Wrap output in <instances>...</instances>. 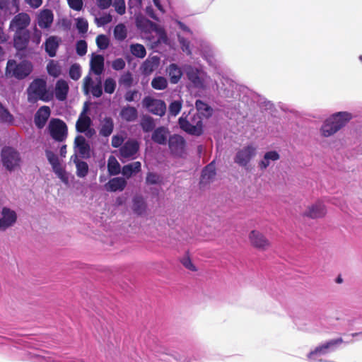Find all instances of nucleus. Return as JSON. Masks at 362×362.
Wrapping results in <instances>:
<instances>
[{"instance_id":"obj_44","label":"nucleus","mask_w":362,"mask_h":362,"mask_svg":"<svg viewBox=\"0 0 362 362\" xmlns=\"http://www.w3.org/2000/svg\"><path fill=\"white\" fill-rule=\"evenodd\" d=\"M187 76L188 79L196 86L201 84V78L199 76L197 69L189 68L187 71Z\"/></svg>"},{"instance_id":"obj_45","label":"nucleus","mask_w":362,"mask_h":362,"mask_svg":"<svg viewBox=\"0 0 362 362\" xmlns=\"http://www.w3.org/2000/svg\"><path fill=\"white\" fill-rule=\"evenodd\" d=\"M45 154L49 163L52 165V170L61 165L58 156L54 152L50 150H46Z\"/></svg>"},{"instance_id":"obj_28","label":"nucleus","mask_w":362,"mask_h":362,"mask_svg":"<svg viewBox=\"0 0 362 362\" xmlns=\"http://www.w3.org/2000/svg\"><path fill=\"white\" fill-rule=\"evenodd\" d=\"M167 72L172 84H177L181 79L183 73L180 67L176 64H170L167 68Z\"/></svg>"},{"instance_id":"obj_60","label":"nucleus","mask_w":362,"mask_h":362,"mask_svg":"<svg viewBox=\"0 0 362 362\" xmlns=\"http://www.w3.org/2000/svg\"><path fill=\"white\" fill-rule=\"evenodd\" d=\"M160 177L158 175L154 173H147L146 182L147 184L155 185L157 184L159 181Z\"/></svg>"},{"instance_id":"obj_21","label":"nucleus","mask_w":362,"mask_h":362,"mask_svg":"<svg viewBox=\"0 0 362 362\" xmlns=\"http://www.w3.org/2000/svg\"><path fill=\"white\" fill-rule=\"evenodd\" d=\"M37 21L40 28L48 29L53 23L54 14L50 9H43L37 15Z\"/></svg>"},{"instance_id":"obj_41","label":"nucleus","mask_w":362,"mask_h":362,"mask_svg":"<svg viewBox=\"0 0 362 362\" xmlns=\"http://www.w3.org/2000/svg\"><path fill=\"white\" fill-rule=\"evenodd\" d=\"M195 107L197 110L203 115L206 117L211 116L212 109L208 104L203 102L202 100H197L195 103Z\"/></svg>"},{"instance_id":"obj_29","label":"nucleus","mask_w":362,"mask_h":362,"mask_svg":"<svg viewBox=\"0 0 362 362\" xmlns=\"http://www.w3.org/2000/svg\"><path fill=\"white\" fill-rule=\"evenodd\" d=\"M90 70L100 76L104 70V57L100 54L94 55L90 59Z\"/></svg>"},{"instance_id":"obj_11","label":"nucleus","mask_w":362,"mask_h":362,"mask_svg":"<svg viewBox=\"0 0 362 362\" xmlns=\"http://www.w3.org/2000/svg\"><path fill=\"white\" fill-rule=\"evenodd\" d=\"M250 245L260 251H265L271 247L272 243L262 233L252 230L250 232Z\"/></svg>"},{"instance_id":"obj_47","label":"nucleus","mask_w":362,"mask_h":362,"mask_svg":"<svg viewBox=\"0 0 362 362\" xmlns=\"http://www.w3.org/2000/svg\"><path fill=\"white\" fill-rule=\"evenodd\" d=\"M116 81L112 78H107L104 81V91L106 93L112 94L116 88Z\"/></svg>"},{"instance_id":"obj_15","label":"nucleus","mask_w":362,"mask_h":362,"mask_svg":"<svg viewBox=\"0 0 362 362\" xmlns=\"http://www.w3.org/2000/svg\"><path fill=\"white\" fill-rule=\"evenodd\" d=\"M326 213L327 210L325 204L322 202L318 201L309 205L303 212V216L315 219L324 217Z\"/></svg>"},{"instance_id":"obj_7","label":"nucleus","mask_w":362,"mask_h":362,"mask_svg":"<svg viewBox=\"0 0 362 362\" xmlns=\"http://www.w3.org/2000/svg\"><path fill=\"white\" fill-rule=\"evenodd\" d=\"M142 104L144 107L155 115L162 117L165 113L166 105L162 100L146 96L142 100Z\"/></svg>"},{"instance_id":"obj_16","label":"nucleus","mask_w":362,"mask_h":362,"mask_svg":"<svg viewBox=\"0 0 362 362\" xmlns=\"http://www.w3.org/2000/svg\"><path fill=\"white\" fill-rule=\"evenodd\" d=\"M343 343L342 338H337L334 339L329 340L327 341L325 344H323L319 346H317L313 351H311L308 354V358L309 360H314L315 356L317 355H324L328 353V349L332 348L335 346L341 344Z\"/></svg>"},{"instance_id":"obj_42","label":"nucleus","mask_w":362,"mask_h":362,"mask_svg":"<svg viewBox=\"0 0 362 362\" xmlns=\"http://www.w3.org/2000/svg\"><path fill=\"white\" fill-rule=\"evenodd\" d=\"M114 36L116 40L122 41L127 36V28L122 23H119L115 27Z\"/></svg>"},{"instance_id":"obj_20","label":"nucleus","mask_w":362,"mask_h":362,"mask_svg":"<svg viewBox=\"0 0 362 362\" xmlns=\"http://www.w3.org/2000/svg\"><path fill=\"white\" fill-rule=\"evenodd\" d=\"M61 42V38L56 35H51L46 39L44 47L45 52L49 57H54L56 56Z\"/></svg>"},{"instance_id":"obj_52","label":"nucleus","mask_w":362,"mask_h":362,"mask_svg":"<svg viewBox=\"0 0 362 362\" xmlns=\"http://www.w3.org/2000/svg\"><path fill=\"white\" fill-rule=\"evenodd\" d=\"M76 53L79 56H83L87 52V43L83 40H80L76 42Z\"/></svg>"},{"instance_id":"obj_59","label":"nucleus","mask_w":362,"mask_h":362,"mask_svg":"<svg viewBox=\"0 0 362 362\" xmlns=\"http://www.w3.org/2000/svg\"><path fill=\"white\" fill-rule=\"evenodd\" d=\"M42 38V32L38 30L37 28H35L33 30V33L32 36L30 35L31 41L35 44L36 45H38L41 42Z\"/></svg>"},{"instance_id":"obj_53","label":"nucleus","mask_w":362,"mask_h":362,"mask_svg":"<svg viewBox=\"0 0 362 362\" xmlns=\"http://www.w3.org/2000/svg\"><path fill=\"white\" fill-rule=\"evenodd\" d=\"M113 6L118 14L123 15L125 13L126 7L124 0H115Z\"/></svg>"},{"instance_id":"obj_55","label":"nucleus","mask_w":362,"mask_h":362,"mask_svg":"<svg viewBox=\"0 0 362 362\" xmlns=\"http://www.w3.org/2000/svg\"><path fill=\"white\" fill-rule=\"evenodd\" d=\"M90 91L92 95L95 98H100L103 95V88L100 80L96 85L91 86Z\"/></svg>"},{"instance_id":"obj_49","label":"nucleus","mask_w":362,"mask_h":362,"mask_svg":"<svg viewBox=\"0 0 362 362\" xmlns=\"http://www.w3.org/2000/svg\"><path fill=\"white\" fill-rule=\"evenodd\" d=\"M96 44L100 49H106L109 46L110 41L106 35L100 34L96 37Z\"/></svg>"},{"instance_id":"obj_22","label":"nucleus","mask_w":362,"mask_h":362,"mask_svg":"<svg viewBox=\"0 0 362 362\" xmlns=\"http://www.w3.org/2000/svg\"><path fill=\"white\" fill-rule=\"evenodd\" d=\"M50 109L48 106H42L38 109L34 117L35 126L38 129H41L45 126L50 116Z\"/></svg>"},{"instance_id":"obj_64","label":"nucleus","mask_w":362,"mask_h":362,"mask_svg":"<svg viewBox=\"0 0 362 362\" xmlns=\"http://www.w3.org/2000/svg\"><path fill=\"white\" fill-rule=\"evenodd\" d=\"M98 6L102 9L108 8L112 4V0H96Z\"/></svg>"},{"instance_id":"obj_58","label":"nucleus","mask_w":362,"mask_h":362,"mask_svg":"<svg viewBox=\"0 0 362 362\" xmlns=\"http://www.w3.org/2000/svg\"><path fill=\"white\" fill-rule=\"evenodd\" d=\"M136 24L139 28L144 30H148L154 25V23H153L150 20L146 18L138 20Z\"/></svg>"},{"instance_id":"obj_63","label":"nucleus","mask_w":362,"mask_h":362,"mask_svg":"<svg viewBox=\"0 0 362 362\" xmlns=\"http://www.w3.org/2000/svg\"><path fill=\"white\" fill-rule=\"evenodd\" d=\"M139 91L137 90H127L124 94V99L127 102H132L138 95Z\"/></svg>"},{"instance_id":"obj_51","label":"nucleus","mask_w":362,"mask_h":362,"mask_svg":"<svg viewBox=\"0 0 362 362\" xmlns=\"http://www.w3.org/2000/svg\"><path fill=\"white\" fill-rule=\"evenodd\" d=\"M53 171L63 182L66 184L68 183L69 177L66 170L62 167V165L54 168Z\"/></svg>"},{"instance_id":"obj_14","label":"nucleus","mask_w":362,"mask_h":362,"mask_svg":"<svg viewBox=\"0 0 362 362\" xmlns=\"http://www.w3.org/2000/svg\"><path fill=\"white\" fill-rule=\"evenodd\" d=\"M13 33V47L18 51L25 50L30 39V30L17 31Z\"/></svg>"},{"instance_id":"obj_5","label":"nucleus","mask_w":362,"mask_h":362,"mask_svg":"<svg viewBox=\"0 0 362 362\" xmlns=\"http://www.w3.org/2000/svg\"><path fill=\"white\" fill-rule=\"evenodd\" d=\"M48 129L51 137L56 141L62 142L67 137V126L66 123L60 119H52L49 121Z\"/></svg>"},{"instance_id":"obj_46","label":"nucleus","mask_w":362,"mask_h":362,"mask_svg":"<svg viewBox=\"0 0 362 362\" xmlns=\"http://www.w3.org/2000/svg\"><path fill=\"white\" fill-rule=\"evenodd\" d=\"M76 27L81 34H85L88 30V23L83 18H78L76 19Z\"/></svg>"},{"instance_id":"obj_12","label":"nucleus","mask_w":362,"mask_h":362,"mask_svg":"<svg viewBox=\"0 0 362 362\" xmlns=\"http://www.w3.org/2000/svg\"><path fill=\"white\" fill-rule=\"evenodd\" d=\"M30 23V18L25 13H20L14 16L9 24V30L12 32L29 30L28 26Z\"/></svg>"},{"instance_id":"obj_26","label":"nucleus","mask_w":362,"mask_h":362,"mask_svg":"<svg viewBox=\"0 0 362 362\" xmlns=\"http://www.w3.org/2000/svg\"><path fill=\"white\" fill-rule=\"evenodd\" d=\"M69 87L67 82L63 79L57 81L55 86V97L59 101H64L66 99Z\"/></svg>"},{"instance_id":"obj_40","label":"nucleus","mask_w":362,"mask_h":362,"mask_svg":"<svg viewBox=\"0 0 362 362\" xmlns=\"http://www.w3.org/2000/svg\"><path fill=\"white\" fill-rule=\"evenodd\" d=\"M151 85L155 90H163L168 87V81L163 76H156L152 79Z\"/></svg>"},{"instance_id":"obj_48","label":"nucleus","mask_w":362,"mask_h":362,"mask_svg":"<svg viewBox=\"0 0 362 362\" xmlns=\"http://www.w3.org/2000/svg\"><path fill=\"white\" fill-rule=\"evenodd\" d=\"M69 76L71 79L77 81L81 76V66L78 64H74L70 66L69 71Z\"/></svg>"},{"instance_id":"obj_31","label":"nucleus","mask_w":362,"mask_h":362,"mask_svg":"<svg viewBox=\"0 0 362 362\" xmlns=\"http://www.w3.org/2000/svg\"><path fill=\"white\" fill-rule=\"evenodd\" d=\"M120 116L126 122H133L136 119L138 112L136 107L128 105L122 108Z\"/></svg>"},{"instance_id":"obj_10","label":"nucleus","mask_w":362,"mask_h":362,"mask_svg":"<svg viewBox=\"0 0 362 362\" xmlns=\"http://www.w3.org/2000/svg\"><path fill=\"white\" fill-rule=\"evenodd\" d=\"M140 148L139 142L134 139H128L119 148L122 158L134 159L136 158Z\"/></svg>"},{"instance_id":"obj_30","label":"nucleus","mask_w":362,"mask_h":362,"mask_svg":"<svg viewBox=\"0 0 362 362\" xmlns=\"http://www.w3.org/2000/svg\"><path fill=\"white\" fill-rule=\"evenodd\" d=\"M139 125L144 133L151 132L156 129L154 119L147 115H143L141 117Z\"/></svg>"},{"instance_id":"obj_18","label":"nucleus","mask_w":362,"mask_h":362,"mask_svg":"<svg viewBox=\"0 0 362 362\" xmlns=\"http://www.w3.org/2000/svg\"><path fill=\"white\" fill-rule=\"evenodd\" d=\"M159 65L160 57L158 56H150L141 64L140 70L143 75L147 76L156 71Z\"/></svg>"},{"instance_id":"obj_24","label":"nucleus","mask_w":362,"mask_h":362,"mask_svg":"<svg viewBox=\"0 0 362 362\" xmlns=\"http://www.w3.org/2000/svg\"><path fill=\"white\" fill-rule=\"evenodd\" d=\"M126 186L127 181L125 179L121 177H117L110 179L104 187L107 192H117L124 190Z\"/></svg>"},{"instance_id":"obj_62","label":"nucleus","mask_w":362,"mask_h":362,"mask_svg":"<svg viewBox=\"0 0 362 362\" xmlns=\"http://www.w3.org/2000/svg\"><path fill=\"white\" fill-rule=\"evenodd\" d=\"M124 142V138L119 135H114L112 137L111 145L114 148L121 147Z\"/></svg>"},{"instance_id":"obj_33","label":"nucleus","mask_w":362,"mask_h":362,"mask_svg":"<svg viewBox=\"0 0 362 362\" xmlns=\"http://www.w3.org/2000/svg\"><path fill=\"white\" fill-rule=\"evenodd\" d=\"M113 129V119L110 117H105L101 124V127L99 132L100 134L103 136L107 137L112 133Z\"/></svg>"},{"instance_id":"obj_19","label":"nucleus","mask_w":362,"mask_h":362,"mask_svg":"<svg viewBox=\"0 0 362 362\" xmlns=\"http://www.w3.org/2000/svg\"><path fill=\"white\" fill-rule=\"evenodd\" d=\"M170 136V131L168 127L160 126L156 128L151 134V140L156 144L165 145Z\"/></svg>"},{"instance_id":"obj_23","label":"nucleus","mask_w":362,"mask_h":362,"mask_svg":"<svg viewBox=\"0 0 362 362\" xmlns=\"http://www.w3.org/2000/svg\"><path fill=\"white\" fill-rule=\"evenodd\" d=\"M233 160L239 167L247 170L248 169L249 164V146L238 150L234 156Z\"/></svg>"},{"instance_id":"obj_43","label":"nucleus","mask_w":362,"mask_h":362,"mask_svg":"<svg viewBox=\"0 0 362 362\" xmlns=\"http://www.w3.org/2000/svg\"><path fill=\"white\" fill-rule=\"evenodd\" d=\"M48 74L53 77H58L61 74V67L58 62L51 60L47 65Z\"/></svg>"},{"instance_id":"obj_17","label":"nucleus","mask_w":362,"mask_h":362,"mask_svg":"<svg viewBox=\"0 0 362 362\" xmlns=\"http://www.w3.org/2000/svg\"><path fill=\"white\" fill-rule=\"evenodd\" d=\"M88 110V105L85 103L83 108L76 123V129L78 132L84 133L90 127L92 120L89 116L87 115Z\"/></svg>"},{"instance_id":"obj_56","label":"nucleus","mask_w":362,"mask_h":362,"mask_svg":"<svg viewBox=\"0 0 362 362\" xmlns=\"http://www.w3.org/2000/svg\"><path fill=\"white\" fill-rule=\"evenodd\" d=\"M126 66L125 61L122 58H117L112 63V68L115 71H121Z\"/></svg>"},{"instance_id":"obj_9","label":"nucleus","mask_w":362,"mask_h":362,"mask_svg":"<svg viewBox=\"0 0 362 362\" xmlns=\"http://www.w3.org/2000/svg\"><path fill=\"white\" fill-rule=\"evenodd\" d=\"M17 214L14 210L4 206L0 216V231H6L15 225L17 221Z\"/></svg>"},{"instance_id":"obj_37","label":"nucleus","mask_w":362,"mask_h":362,"mask_svg":"<svg viewBox=\"0 0 362 362\" xmlns=\"http://www.w3.org/2000/svg\"><path fill=\"white\" fill-rule=\"evenodd\" d=\"M129 50L132 55L137 58L143 59L146 55V50L145 47L139 43L132 44L129 47Z\"/></svg>"},{"instance_id":"obj_3","label":"nucleus","mask_w":362,"mask_h":362,"mask_svg":"<svg viewBox=\"0 0 362 362\" xmlns=\"http://www.w3.org/2000/svg\"><path fill=\"white\" fill-rule=\"evenodd\" d=\"M33 71L30 62L23 61L17 63L16 60L10 59L7 62L6 74L10 77L22 80L26 78Z\"/></svg>"},{"instance_id":"obj_6","label":"nucleus","mask_w":362,"mask_h":362,"mask_svg":"<svg viewBox=\"0 0 362 362\" xmlns=\"http://www.w3.org/2000/svg\"><path fill=\"white\" fill-rule=\"evenodd\" d=\"M1 160L4 166L9 171L19 167L21 157L19 153L12 147L5 146L1 150Z\"/></svg>"},{"instance_id":"obj_36","label":"nucleus","mask_w":362,"mask_h":362,"mask_svg":"<svg viewBox=\"0 0 362 362\" xmlns=\"http://www.w3.org/2000/svg\"><path fill=\"white\" fill-rule=\"evenodd\" d=\"M133 74L129 71H127L121 74L118 80L119 85L126 88H130L133 85Z\"/></svg>"},{"instance_id":"obj_61","label":"nucleus","mask_w":362,"mask_h":362,"mask_svg":"<svg viewBox=\"0 0 362 362\" xmlns=\"http://www.w3.org/2000/svg\"><path fill=\"white\" fill-rule=\"evenodd\" d=\"M181 263L187 269L192 271V272L197 271L196 267L194 265V264L192 263V260L190 259V258L189 257H184L181 260Z\"/></svg>"},{"instance_id":"obj_2","label":"nucleus","mask_w":362,"mask_h":362,"mask_svg":"<svg viewBox=\"0 0 362 362\" xmlns=\"http://www.w3.org/2000/svg\"><path fill=\"white\" fill-rule=\"evenodd\" d=\"M351 119V115L346 112H339L327 119L321 127L322 134L328 137L344 127Z\"/></svg>"},{"instance_id":"obj_32","label":"nucleus","mask_w":362,"mask_h":362,"mask_svg":"<svg viewBox=\"0 0 362 362\" xmlns=\"http://www.w3.org/2000/svg\"><path fill=\"white\" fill-rule=\"evenodd\" d=\"M280 158L279 154L276 151L267 152L263 159L259 163V167L261 170H265L269 165L270 161H276Z\"/></svg>"},{"instance_id":"obj_54","label":"nucleus","mask_w":362,"mask_h":362,"mask_svg":"<svg viewBox=\"0 0 362 362\" xmlns=\"http://www.w3.org/2000/svg\"><path fill=\"white\" fill-rule=\"evenodd\" d=\"M112 19V18L110 14H105L100 18H95V21L98 26H103L110 23Z\"/></svg>"},{"instance_id":"obj_8","label":"nucleus","mask_w":362,"mask_h":362,"mask_svg":"<svg viewBox=\"0 0 362 362\" xmlns=\"http://www.w3.org/2000/svg\"><path fill=\"white\" fill-rule=\"evenodd\" d=\"M168 147L172 154L182 157L185 153L186 141L179 134H173L168 139Z\"/></svg>"},{"instance_id":"obj_38","label":"nucleus","mask_w":362,"mask_h":362,"mask_svg":"<svg viewBox=\"0 0 362 362\" xmlns=\"http://www.w3.org/2000/svg\"><path fill=\"white\" fill-rule=\"evenodd\" d=\"M107 170L111 175H118L120 173V165L117 159L111 156L107 160Z\"/></svg>"},{"instance_id":"obj_57","label":"nucleus","mask_w":362,"mask_h":362,"mask_svg":"<svg viewBox=\"0 0 362 362\" xmlns=\"http://www.w3.org/2000/svg\"><path fill=\"white\" fill-rule=\"evenodd\" d=\"M68 4L71 9L79 11L83 8V0H68Z\"/></svg>"},{"instance_id":"obj_27","label":"nucleus","mask_w":362,"mask_h":362,"mask_svg":"<svg viewBox=\"0 0 362 362\" xmlns=\"http://www.w3.org/2000/svg\"><path fill=\"white\" fill-rule=\"evenodd\" d=\"M71 160L76 165V175L78 177H85L88 173V165L86 162L80 160L78 156L75 153L71 156Z\"/></svg>"},{"instance_id":"obj_39","label":"nucleus","mask_w":362,"mask_h":362,"mask_svg":"<svg viewBox=\"0 0 362 362\" xmlns=\"http://www.w3.org/2000/svg\"><path fill=\"white\" fill-rule=\"evenodd\" d=\"M0 121L3 123L12 124L14 121L13 116L10 113L8 110L0 102Z\"/></svg>"},{"instance_id":"obj_4","label":"nucleus","mask_w":362,"mask_h":362,"mask_svg":"<svg viewBox=\"0 0 362 362\" xmlns=\"http://www.w3.org/2000/svg\"><path fill=\"white\" fill-rule=\"evenodd\" d=\"M28 94L30 102L37 100L47 102L51 99L47 90L46 81L42 78H36L30 83L28 88Z\"/></svg>"},{"instance_id":"obj_50","label":"nucleus","mask_w":362,"mask_h":362,"mask_svg":"<svg viewBox=\"0 0 362 362\" xmlns=\"http://www.w3.org/2000/svg\"><path fill=\"white\" fill-rule=\"evenodd\" d=\"M182 102L180 100H175L169 105V112L172 116H176L181 110Z\"/></svg>"},{"instance_id":"obj_34","label":"nucleus","mask_w":362,"mask_h":362,"mask_svg":"<svg viewBox=\"0 0 362 362\" xmlns=\"http://www.w3.org/2000/svg\"><path fill=\"white\" fill-rule=\"evenodd\" d=\"M141 166L139 161L125 165L122 167V173L127 178H129L134 173H137L141 170Z\"/></svg>"},{"instance_id":"obj_35","label":"nucleus","mask_w":362,"mask_h":362,"mask_svg":"<svg viewBox=\"0 0 362 362\" xmlns=\"http://www.w3.org/2000/svg\"><path fill=\"white\" fill-rule=\"evenodd\" d=\"M132 209L137 215H142L146 210V204L141 197L137 196L133 199Z\"/></svg>"},{"instance_id":"obj_1","label":"nucleus","mask_w":362,"mask_h":362,"mask_svg":"<svg viewBox=\"0 0 362 362\" xmlns=\"http://www.w3.org/2000/svg\"><path fill=\"white\" fill-rule=\"evenodd\" d=\"M179 126L182 130L193 136H201L203 132V122L199 113L189 112L187 115L183 114L178 120Z\"/></svg>"},{"instance_id":"obj_13","label":"nucleus","mask_w":362,"mask_h":362,"mask_svg":"<svg viewBox=\"0 0 362 362\" xmlns=\"http://www.w3.org/2000/svg\"><path fill=\"white\" fill-rule=\"evenodd\" d=\"M74 144V148L78 153V158L87 159L90 157V146L83 136H76Z\"/></svg>"},{"instance_id":"obj_25","label":"nucleus","mask_w":362,"mask_h":362,"mask_svg":"<svg viewBox=\"0 0 362 362\" xmlns=\"http://www.w3.org/2000/svg\"><path fill=\"white\" fill-rule=\"evenodd\" d=\"M214 161L207 165L202 170L199 185L203 187L213 180L216 175Z\"/></svg>"}]
</instances>
